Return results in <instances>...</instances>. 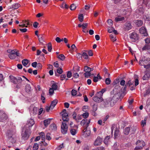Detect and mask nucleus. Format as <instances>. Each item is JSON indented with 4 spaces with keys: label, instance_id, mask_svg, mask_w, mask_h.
<instances>
[{
    "label": "nucleus",
    "instance_id": "34",
    "mask_svg": "<svg viewBox=\"0 0 150 150\" xmlns=\"http://www.w3.org/2000/svg\"><path fill=\"white\" fill-rule=\"evenodd\" d=\"M50 128L52 130H55L57 129V127L55 124H52L50 126Z\"/></svg>",
    "mask_w": 150,
    "mask_h": 150
},
{
    "label": "nucleus",
    "instance_id": "53",
    "mask_svg": "<svg viewBox=\"0 0 150 150\" xmlns=\"http://www.w3.org/2000/svg\"><path fill=\"white\" fill-rule=\"evenodd\" d=\"M83 70L85 72H90V67L86 66L85 67Z\"/></svg>",
    "mask_w": 150,
    "mask_h": 150
},
{
    "label": "nucleus",
    "instance_id": "11",
    "mask_svg": "<svg viewBox=\"0 0 150 150\" xmlns=\"http://www.w3.org/2000/svg\"><path fill=\"white\" fill-rule=\"evenodd\" d=\"M111 102L112 103L111 98L109 97L104 100L102 103L104 105V107H106L109 106V103H110Z\"/></svg>",
    "mask_w": 150,
    "mask_h": 150
},
{
    "label": "nucleus",
    "instance_id": "48",
    "mask_svg": "<svg viewBox=\"0 0 150 150\" xmlns=\"http://www.w3.org/2000/svg\"><path fill=\"white\" fill-rule=\"evenodd\" d=\"M38 110V109L36 107H34L33 110V114L34 115L36 114L37 113Z\"/></svg>",
    "mask_w": 150,
    "mask_h": 150
},
{
    "label": "nucleus",
    "instance_id": "9",
    "mask_svg": "<svg viewBox=\"0 0 150 150\" xmlns=\"http://www.w3.org/2000/svg\"><path fill=\"white\" fill-rule=\"evenodd\" d=\"M34 124V122L33 120L32 119H30L28 120L26 124L23 127L30 129V128L32 127Z\"/></svg>",
    "mask_w": 150,
    "mask_h": 150
},
{
    "label": "nucleus",
    "instance_id": "56",
    "mask_svg": "<svg viewBox=\"0 0 150 150\" xmlns=\"http://www.w3.org/2000/svg\"><path fill=\"white\" fill-rule=\"evenodd\" d=\"M73 76L75 78H77L79 77V75L77 73L73 72Z\"/></svg>",
    "mask_w": 150,
    "mask_h": 150
},
{
    "label": "nucleus",
    "instance_id": "5",
    "mask_svg": "<svg viewBox=\"0 0 150 150\" xmlns=\"http://www.w3.org/2000/svg\"><path fill=\"white\" fill-rule=\"evenodd\" d=\"M121 96V94L119 92H117L114 94L112 98H111L112 102L110 103V105L111 107L114 106L115 104L116 103L117 101L119 100Z\"/></svg>",
    "mask_w": 150,
    "mask_h": 150
},
{
    "label": "nucleus",
    "instance_id": "60",
    "mask_svg": "<svg viewBox=\"0 0 150 150\" xmlns=\"http://www.w3.org/2000/svg\"><path fill=\"white\" fill-rule=\"evenodd\" d=\"M77 91L73 89L71 91V95L73 96H75L76 95L77 93Z\"/></svg>",
    "mask_w": 150,
    "mask_h": 150
},
{
    "label": "nucleus",
    "instance_id": "40",
    "mask_svg": "<svg viewBox=\"0 0 150 150\" xmlns=\"http://www.w3.org/2000/svg\"><path fill=\"white\" fill-rule=\"evenodd\" d=\"M8 56L10 59H14L16 58L17 56L16 54H10L8 55Z\"/></svg>",
    "mask_w": 150,
    "mask_h": 150
},
{
    "label": "nucleus",
    "instance_id": "62",
    "mask_svg": "<svg viewBox=\"0 0 150 150\" xmlns=\"http://www.w3.org/2000/svg\"><path fill=\"white\" fill-rule=\"evenodd\" d=\"M116 128H117L116 126L115 125H112L111 127V133L112 134L114 129H116Z\"/></svg>",
    "mask_w": 150,
    "mask_h": 150
},
{
    "label": "nucleus",
    "instance_id": "58",
    "mask_svg": "<svg viewBox=\"0 0 150 150\" xmlns=\"http://www.w3.org/2000/svg\"><path fill=\"white\" fill-rule=\"evenodd\" d=\"M57 72L59 74H61L63 72L62 69L61 68H58L57 70Z\"/></svg>",
    "mask_w": 150,
    "mask_h": 150
},
{
    "label": "nucleus",
    "instance_id": "36",
    "mask_svg": "<svg viewBox=\"0 0 150 150\" xmlns=\"http://www.w3.org/2000/svg\"><path fill=\"white\" fill-rule=\"evenodd\" d=\"M70 133L73 135H74L77 133L76 130L73 128H71L70 129Z\"/></svg>",
    "mask_w": 150,
    "mask_h": 150
},
{
    "label": "nucleus",
    "instance_id": "21",
    "mask_svg": "<svg viewBox=\"0 0 150 150\" xmlns=\"http://www.w3.org/2000/svg\"><path fill=\"white\" fill-rule=\"evenodd\" d=\"M130 127V132L131 133V134H134L137 129V127L136 126H129Z\"/></svg>",
    "mask_w": 150,
    "mask_h": 150
},
{
    "label": "nucleus",
    "instance_id": "29",
    "mask_svg": "<svg viewBox=\"0 0 150 150\" xmlns=\"http://www.w3.org/2000/svg\"><path fill=\"white\" fill-rule=\"evenodd\" d=\"M21 6V5L18 3H15L12 5V7L11 8L13 9H16L18 8Z\"/></svg>",
    "mask_w": 150,
    "mask_h": 150
},
{
    "label": "nucleus",
    "instance_id": "45",
    "mask_svg": "<svg viewBox=\"0 0 150 150\" xmlns=\"http://www.w3.org/2000/svg\"><path fill=\"white\" fill-rule=\"evenodd\" d=\"M133 114L134 116H136L137 115H139L141 114V111L139 110L137 111H135L133 112Z\"/></svg>",
    "mask_w": 150,
    "mask_h": 150
},
{
    "label": "nucleus",
    "instance_id": "15",
    "mask_svg": "<svg viewBox=\"0 0 150 150\" xmlns=\"http://www.w3.org/2000/svg\"><path fill=\"white\" fill-rule=\"evenodd\" d=\"M91 131L90 130H88L87 127H86L83 131V135L85 137H86L90 135Z\"/></svg>",
    "mask_w": 150,
    "mask_h": 150
},
{
    "label": "nucleus",
    "instance_id": "24",
    "mask_svg": "<svg viewBox=\"0 0 150 150\" xmlns=\"http://www.w3.org/2000/svg\"><path fill=\"white\" fill-rule=\"evenodd\" d=\"M25 91L28 93L30 92L32 89L30 85L29 84H27L25 86Z\"/></svg>",
    "mask_w": 150,
    "mask_h": 150
},
{
    "label": "nucleus",
    "instance_id": "44",
    "mask_svg": "<svg viewBox=\"0 0 150 150\" xmlns=\"http://www.w3.org/2000/svg\"><path fill=\"white\" fill-rule=\"evenodd\" d=\"M57 85L56 83H54L52 85L51 88L54 90H56L57 89Z\"/></svg>",
    "mask_w": 150,
    "mask_h": 150
},
{
    "label": "nucleus",
    "instance_id": "26",
    "mask_svg": "<svg viewBox=\"0 0 150 150\" xmlns=\"http://www.w3.org/2000/svg\"><path fill=\"white\" fill-rule=\"evenodd\" d=\"M78 54L79 56H81V57H82L85 59H87L88 58V56L87 54L85 52H83L82 54L80 53H78Z\"/></svg>",
    "mask_w": 150,
    "mask_h": 150
},
{
    "label": "nucleus",
    "instance_id": "2",
    "mask_svg": "<svg viewBox=\"0 0 150 150\" xmlns=\"http://www.w3.org/2000/svg\"><path fill=\"white\" fill-rule=\"evenodd\" d=\"M150 63V58L144 57L141 58L139 61V64L141 66H144L145 68H148V64Z\"/></svg>",
    "mask_w": 150,
    "mask_h": 150
},
{
    "label": "nucleus",
    "instance_id": "4",
    "mask_svg": "<svg viewBox=\"0 0 150 150\" xmlns=\"http://www.w3.org/2000/svg\"><path fill=\"white\" fill-rule=\"evenodd\" d=\"M16 132V130L15 129L8 130L6 133V137L11 141H12L15 138Z\"/></svg>",
    "mask_w": 150,
    "mask_h": 150
},
{
    "label": "nucleus",
    "instance_id": "23",
    "mask_svg": "<svg viewBox=\"0 0 150 150\" xmlns=\"http://www.w3.org/2000/svg\"><path fill=\"white\" fill-rule=\"evenodd\" d=\"M115 21L116 22L119 21H125V18L124 17H121L120 16H118L115 18Z\"/></svg>",
    "mask_w": 150,
    "mask_h": 150
},
{
    "label": "nucleus",
    "instance_id": "8",
    "mask_svg": "<svg viewBox=\"0 0 150 150\" xmlns=\"http://www.w3.org/2000/svg\"><path fill=\"white\" fill-rule=\"evenodd\" d=\"M61 132L63 134H65L67 133L68 130V127L66 123L65 122H62L61 125Z\"/></svg>",
    "mask_w": 150,
    "mask_h": 150
},
{
    "label": "nucleus",
    "instance_id": "63",
    "mask_svg": "<svg viewBox=\"0 0 150 150\" xmlns=\"http://www.w3.org/2000/svg\"><path fill=\"white\" fill-rule=\"evenodd\" d=\"M110 136H107L104 140V142L105 144L107 143L108 140L110 139Z\"/></svg>",
    "mask_w": 150,
    "mask_h": 150
},
{
    "label": "nucleus",
    "instance_id": "52",
    "mask_svg": "<svg viewBox=\"0 0 150 150\" xmlns=\"http://www.w3.org/2000/svg\"><path fill=\"white\" fill-rule=\"evenodd\" d=\"M76 8V6L74 4H71L70 7V9L71 10H74Z\"/></svg>",
    "mask_w": 150,
    "mask_h": 150
},
{
    "label": "nucleus",
    "instance_id": "25",
    "mask_svg": "<svg viewBox=\"0 0 150 150\" xmlns=\"http://www.w3.org/2000/svg\"><path fill=\"white\" fill-rule=\"evenodd\" d=\"M130 127L129 126L126 127L124 129L123 133L126 135H128L129 132H130Z\"/></svg>",
    "mask_w": 150,
    "mask_h": 150
},
{
    "label": "nucleus",
    "instance_id": "64",
    "mask_svg": "<svg viewBox=\"0 0 150 150\" xmlns=\"http://www.w3.org/2000/svg\"><path fill=\"white\" fill-rule=\"evenodd\" d=\"M54 90L52 88H50L49 90V93L50 95H52L54 93Z\"/></svg>",
    "mask_w": 150,
    "mask_h": 150
},
{
    "label": "nucleus",
    "instance_id": "32",
    "mask_svg": "<svg viewBox=\"0 0 150 150\" xmlns=\"http://www.w3.org/2000/svg\"><path fill=\"white\" fill-rule=\"evenodd\" d=\"M106 90L104 89H103L101 90L100 91L98 92L97 95L98 96H102L103 95V93Z\"/></svg>",
    "mask_w": 150,
    "mask_h": 150
},
{
    "label": "nucleus",
    "instance_id": "3",
    "mask_svg": "<svg viewBox=\"0 0 150 150\" xmlns=\"http://www.w3.org/2000/svg\"><path fill=\"white\" fill-rule=\"evenodd\" d=\"M30 133V129L23 127L21 134L22 139L25 140L29 138Z\"/></svg>",
    "mask_w": 150,
    "mask_h": 150
},
{
    "label": "nucleus",
    "instance_id": "1",
    "mask_svg": "<svg viewBox=\"0 0 150 150\" xmlns=\"http://www.w3.org/2000/svg\"><path fill=\"white\" fill-rule=\"evenodd\" d=\"M11 81L14 84H17V87L19 86H22L25 84V79L29 81V80L25 76H23L22 77H18L15 78L13 76H10Z\"/></svg>",
    "mask_w": 150,
    "mask_h": 150
},
{
    "label": "nucleus",
    "instance_id": "55",
    "mask_svg": "<svg viewBox=\"0 0 150 150\" xmlns=\"http://www.w3.org/2000/svg\"><path fill=\"white\" fill-rule=\"evenodd\" d=\"M111 81L109 78H106L105 79V83L107 85L109 84L111 82Z\"/></svg>",
    "mask_w": 150,
    "mask_h": 150
},
{
    "label": "nucleus",
    "instance_id": "17",
    "mask_svg": "<svg viewBox=\"0 0 150 150\" xmlns=\"http://www.w3.org/2000/svg\"><path fill=\"white\" fill-rule=\"evenodd\" d=\"M62 118L63 122H68L69 121V119L68 118V115L67 113L62 114Z\"/></svg>",
    "mask_w": 150,
    "mask_h": 150
},
{
    "label": "nucleus",
    "instance_id": "47",
    "mask_svg": "<svg viewBox=\"0 0 150 150\" xmlns=\"http://www.w3.org/2000/svg\"><path fill=\"white\" fill-rule=\"evenodd\" d=\"M87 121V119L86 118H84L82 120L81 122V124L82 125H86V122Z\"/></svg>",
    "mask_w": 150,
    "mask_h": 150
},
{
    "label": "nucleus",
    "instance_id": "37",
    "mask_svg": "<svg viewBox=\"0 0 150 150\" xmlns=\"http://www.w3.org/2000/svg\"><path fill=\"white\" fill-rule=\"evenodd\" d=\"M143 3L145 5L148 4V6L150 7V0H144Z\"/></svg>",
    "mask_w": 150,
    "mask_h": 150
},
{
    "label": "nucleus",
    "instance_id": "12",
    "mask_svg": "<svg viewBox=\"0 0 150 150\" xmlns=\"http://www.w3.org/2000/svg\"><path fill=\"white\" fill-rule=\"evenodd\" d=\"M132 26L131 25V23L130 22L127 21L125 25L124 30L125 31H127L131 29L132 28Z\"/></svg>",
    "mask_w": 150,
    "mask_h": 150
},
{
    "label": "nucleus",
    "instance_id": "35",
    "mask_svg": "<svg viewBox=\"0 0 150 150\" xmlns=\"http://www.w3.org/2000/svg\"><path fill=\"white\" fill-rule=\"evenodd\" d=\"M43 35L41 34L38 36L39 40L40 42H42L43 41Z\"/></svg>",
    "mask_w": 150,
    "mask_h": 150
},
{
    "label": "nucleus",
    "instance_id": "20",
    "mask_svg": "<svg viewBox=\"0 0 150 150\" xmlns=\"http://www.w3.org/2000/svg\"><path fill=\"white\" fill-rule=\"evenodd\" d=\"M52 119V118H48L44 121V124L45 127H47L49 125L51 120Z\"/></svg>",
    "mask_w": 150,
    "mask_h": 150
},
{
    "label": "nucleus",
    "instance_id": "16",
    "mask_svg": "<svg viewBox=\"0 0 150 150\" xmlns=\"http://www.w3.org/2000/svg\"><path fill=\"white\" fill-rule=\"evenodd\" d=\"M98 96H95L93 98V100L96 102L100 103L103 100V99L101 96L98 97Z\"/></svg>",
    "mask_w": 150,
    "mask_h": 150
},
{
    "label": "nucleus",
    "instance_id": "54",
    "mask_svg": "<svg viewBox=\"0 0 150 150\" xmlns=\"http://www.w3.org/2000/svg\"><path fill=\"white\" fill-rule=\"evenodd\" d=\"M38 144L37 143H35L33 146V150H37L38 149Z\"/></svg>",
    "mask_w": 150,
    "mask_h": 150
},
{
    "label": "nucleus",
    "instance_id": "22",
    "mask_svg": "<svg viewBox=\"0 0 150 150\" xmlns=\"http://www.w3.org/2000/svg\"><path fill=\"white\" fill-rule=\"evenodd\" d=\"M149 48H150V45L149 44H146L144 46L142 50V51L147 50V52H148Z\"/></svg>",
    "mask_w": 150,
    "mask_h": 150
},
{
    "label": "nucleus",
    "instance_id": "30",
    "mask_svg": "<svg viewBox=\"0 0 150 150\" xmlns=\"http://www.w3.org/2000/svg\"><path fill=\"white\" fill-rule=\"evenodd\" d=\"M135 23L138 26H140L143 24V22L140 20H136L135 21Z\"/></svg>",
    "mask_w": 150,
    "mask_h": 150
},
{
    "label": "nucleus",
    "instance_id": "38",
    "mask_svg": "<svg viewBox=\"0 0 150 150\" xmlns=\"http://www.w3.org/2000/svg\"><path fill=\"white\" fill-rule=\"evenodd\" d=\"M48 51L49 52H51L52 50V47L51 44L50 42H49L47 44Z\"/></svg>",
    "mask_w": 150,
    "mask_h": 150
},
{
    "label": "nucleus",
    "instance_id": "59",
    "mask_svg": "<svg viewBox=\"0 0 150 150\" xmlns=\"http://www.w3.org/2000/svg\"><path fill=\"white\" fill-rule=\"evenodd\" d=\"M84 75L86 77L88 78L91 76V73L90 72H86L84 73Z\"/></svg>",
    "mask_w": 150,
    "mask_h": 150
},
{
    "label": "nucleus",
    "instance_id": "31",
    "mask_svg": "<svg viewBox=\"0 0 150 150\" xmlns=\"http://www.w3.org/2000/svg\"><path fill=\"white\" fill-rule=\"evenodd\" d=\"M11 52V54H16L17 56H19L20 55V53L17 52L16 50H12Z\"/></svg>",
    "mask_w": 150,
    "mask_h": 150
},
{
    "label": "nucleus",
    "instance_id": "39",
    "mask_svg": "<svg viewBox=\"0 0 150 150\" xmlns=\"http://www.w3.org/2000/svg\"><path fill=\"white\" fill-rule=\"evenodd\" d=\"M98 108V104L97 103H95L92 106V111H96Z\"/></svg>",
    "mask_w": 150,
    "mask_h": 150
},
{
    "label": "nucleus",
    "instance_id": "43",
    "mask_svg": "<svg viewBox=\"0 0 150 150\" xmlns=\"http://www.w3.org/2000/svg\"><path fill=\"white\" fill-rule=\"evenodd\" d=\"M119 130L118 129L116 128V129L115 130L114 132V136L115 138L119 134Z\"/></svg>",
    "mask_w": 150,
    "mask_h": 150
},
{
    "label": "nucleus",
    "instance_id": "46",
    "mask_svg": "<svg viewBox=\"0 0 150 150\" xmlns=\"http://www.w3.org/2000/svg\"><path fill=\"white\" fill-rule=\"evenodd\" d=\"M110 37L111 38L113 42H115V41H116V39L115 35H113L111 34L110 35Z\"/></svg>",
    "mask_w": 150,
    "mask_h": 150
},
{
    "label": "nucleus",
    "instance_id": "27",
    "mask_svg": "<svg viewBox=\"0 0 150 150\" xmlns=\"http://www.w3.org/2000/svg\"><path fill=\"white\" fill-rule=\"evenodd\" d=\"M29 61L26 59H23L22 61V63L23 65L24 66L26 67H29V66H26L27 64H28Z\"/></svg>",
    "mask_w": 150,
    "mask_h": 150
},
{
    "label": "nucleus",
    "instance_id": "7",
    "mask_svg": "<svg viewBox=\"0 0 150 150\" xmlns=\"http://www.w3.org/2000/svg\"><path fill=\"white\" fill-rule=\"evenodd\" d=\"M129 35L131 41L133 42H135L138 40L139 38L138 35L134 32L130 34Z\"/></svg>",
    "mask_w": 150,
    "mask_h": 150
},
{
    "label": "nucleus",
    "instance_id": "51",
    "mask_svg": "<svg viewBox=\"0 0 150 150\" xmlns=\"http://www.w3.org/2000/svg\"><path fill=\"white\" fill-rule=\"evenodd\" d=\"M50 134L49 133H48L46 135V139L48 140H50L51 139V138L50 136Z\"/></svg>",
    "mask_w": 150,
    "mask_h": 150
},
{
    "label": "nucleus",
    "instance_id": "28",
    "mask_svg": "<svg viewBox=\"0 0 150 150\" xmlns=\"http://www.w3.org/2000/svg\"><path fill=\"white\" fill-rule=\"evenodd\" d=\"M134 77L135 79L134 82H135V86H137L139 83V81H138V76L137 75H135L134 76Z\"/></svg>",
    "mask_w": 150,
    "mask_h": 150
},
{
    "label": "nucleus",
    "instance_id": "14",
    "mask_svg": "<svg viewBox=\"0 0 150 150\" xmlns=\"http://www.w3.org/2000/svg\"><path fill=\"white\" fill-rule=\"evenodd\" d=\"M140 33L143 35V36H146L148 34L146 31V29L144 27H142L139 30Z\"/></svg>",
    "mask_w": 150,
    "mask_h": 150
},
{
    "label": "nucleus",
    "instance_id": "6",
    "mask_svg": "<svg viewBox=\"0 0 150 150\" xmlns=\"http://www.w3.org/2000/svg\"><path fill=\"white\" fill-rule=\"evenodd\" d=\"M136 144L137 146L134 148V150L142 149L145 145V144L143 141L138 140Z\"/></svg>",
    "mask_w": 150,
    "mask_h": 150
},
{
    "label": "nucleus",
    "instance_id": "42",
    "mask_svg": "<svg viewBox=\"0 0 150 150\" xmlns=\"http://www.w3.org/2000/svg\"><path fill=\"white\" fill-rule=\"evenodd\" d=\"M78 19L81 22H82L83 21V14H80L78 16Z\"/></svg>",
    "mask_w": 150,
    "mask_h": 150
},
{
    "label": "nucleus",
    "instance_id": "61",
    "mask_svg": "<svg viewBox=\"0 0 150 150\" xmlns=\"http://www.w3.org/2000/svg\"><path fill=\"white\" fill-rule=\"evenodd\" d=\"M133 84V82H132L131 80H129L128 81L127 83L126 84V86H129L131 85H132Z\"/></svg>",
    "mask_w": 150,
    "mask_h": 150
},
{
    "label": "nucleus",
    "instance_id": "33",
    "mask_svg": "<svg viewBox=\"0 0 150 150\" xmlns=\"http://www.w3.org/2000/svg\"><path fill=\"white\" fill-rule=\"evenodd\" d=\"M39 135L40 137H41L42 141H45V138L44 133L43 132H42L39 133Z\"/></svg>",
    "mask_w": 150,
    "mask_h": 150
},
{
    "label": "nucleus",
    "instance_id": "49",
    "mask_svg": "<svg viewBox=\"0 0 150 150\" xmlns=\"http://www.w3.org/2000/svg\"><path fill=\"white\" fill-rule=\"evenodd\" d=\"M60 7L62 8H65L66 9H67L68 8V6L64 2H63L62 3Z\"/></svg>",
    "mask_w": 150,
    "mask_h": 150
},
{
    "label": "nucleus",
    "instance_id": "41",
    "mask_svg": "<svg viewBox=\"0 0 150 150\" xmlns=\"http://www.w3.org/2000/svg\"><path fill=\"white\" fill-rule=\"evenodd\" d=\"M59 59L62 60H64L65 59V57L63 54H60L57 57Z\"/></svg>",
    "mask_w": 150,
    "mask_h": 150
},
{
    "label": "nucleus",
    "instance_id": "13",
    "mask_svg": "<svg viewBox=\"0 0 150 150\" xmlns=\"http://www.w3.org/2000/svg\"><path fill=\"white\" fill-rule=\"evenodd\" d=\"M102 142V139L99 137H98L93 143L94 146H96L100 145Z\"/></svg>",
    "mask_w": 150,
    "mask_h": 150
},
{
    "label": "nucleus",
    "instance_id": "18",
    "mask_svg": "<svg viewBox=\"0 0 150 150\" xmlns=\"http://www.w3.org/2000/svg\"><path fill=\"white\" fill-rule=\"evenodd\" d=\"M150 77V73L148 71L145 72V74L142 77V79L143 80H147Z\"/></svg>",
    "mask_w": 150,
    "mask_h": 150
},
{
    "label": "nucleus",
    "instance_id": "19",
    "mask_svg": "<svg viewBox=\"0 0 150 150\" xmlns=\"http://www.w3.org/2000/svg\"><path fill=\"white\" fill-rule=\"evenodd\" d=\"M58 102V100L57 99H54L53 100L51 103L50 108H51V109L52 110L53 109L54 107L56 105Z\"/></svg>",
    "mask_w": 150,
    "mask_h": 150
},
{
    "label": "nucleus",
    "instance_id": "57",
    "mask_svg": "<svg viewBox=\"0 0 150 150\" xmlns=\"http://www.w3.org/2000/svg\"><path fill=\"white\" fill-rule=\"evenodd\" d=\"M82 115L84 118H86L88 116L89 114L88 112H86L84 113Z\"/></svg>",
    "mask_w": 150,
    "mask_h": 150
},
{
    "label": "nucleus",
    "instance_id": "50",
    "mask_svg": "<svg viewBox=\"0 0 150 150\" xmlns=\"http://www.w3.org/2000/svg\"><path fill=\"white\" fill-rule=\"evenodd\" d=\"M44 95L45 93L43 92L42 93L41 95V99L42 100V102L43 103H45V98L44 96Z\"/></svg>",
    "mask_w": 150,
    "mask_h": 150
},
{
    "label": "nucleus",
    "instance_id": "10",
    "mask_svg": "<svg viewBox=\"0 0 150 150\" xmlns=\"http://www.w3.org/2000/svg\"><path fill=\"white\" fill-rule=\"evenodd\" d=\"M8 117L3 111H0V122H3L7 120Z\"/></svg>",
    "mask_w": 150,
    "mask_h": 150
}]
</instances>
